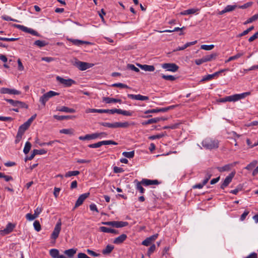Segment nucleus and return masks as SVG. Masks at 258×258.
Instances as JSON below:
<instances>
[{"label": "nucleus", "instance_id": "32", "mask_svg": "<svg viewBox=\"0 0 258 258\" xmlns=\"http://www.w3.org/2000/svg\"><path fill=\"white\" fill-rule=\"evenodd\" d=\"M217 56V54L216 53H212L209 55H206L205 56H203L205 62L207 61H210L212 60L215 59Z\"/></svg>", "mask_w": 258, "mask_h": 258}, {"label": "nucleus", "instance_id": "26", "mask_svg": "<svg viewBox=\"0 0 258 258\" xmlns=\"http://www.w3.org/2000/svg\"><path fill=\"white\" fill-rule=\"evenodd\" d=\"M29 127V126L25 122L20 126L17 133L23 136Z\"/></svg>", "mask_w": 258, "mask_h": 258}, {"label": "nucleus", "instance_id": "31", "mask_svg": "<svg viewBox=\"0 0 258 258\" xmlns=\"http://www.w3.org/2000/svg\"><path fill=\"white\" fill-rule=\"evenodd\" d=\"M198 11V9H190L180 12V14L181 15H187L190 14H194L196 13Z\"/></svg>", "mask_w": 258, "mask_h": 258}, {"label": "nucleus", "instance_id": "25", "mask_svg": "<svg viewBox=\"0 0 258 258\" xmlns=\"http://www.w3.org/2000/svg\"><path fill=\"white\" fill-rule=\"evenodd\" d=\"M134 182L136 183V189L138 190H139L141 194L144 193L145 190L142 186V185L143 184L141 183V181H139L137 179H135Z\"/></svg>", "mask_w": 258, "mask_h": 258}, {"label": "nucleus", "instance_id": "17", "mask_svg": "<svg viewBox=\"0 0 258 258\" xmlns=\"http://www.w3.org/2000/svg\"><path fill=\"white\" fill-rule=\"evenodd\" d=\"M223 70H221V71L217 72L214 73L213 74L208 75L203 77L201 80V82H206L208 81H210L214 79L215 77L218 76L221 72H223Z\"/></svg>", "mask_w": 258, "mask_h": 258}, {"label": "nucleus", "instance_id": "4", "mask_svg": "<svg viewBox=\"0 0 258 258\" xmlns=\"http://www.w3.org/2000/svg\"><path fill=\"white\" fill-rule=\"evenodd\" d=\"M12 26L15 28L19 29L20 30H21V31H22L23 32L31 34L34 36H38V37L40 36V35L36 31L33 30V29L28 28L23 25H21L16 24H12Z\"/></svg>", "mask_w": 258, "mask_h": 258}, {"label": "nucleus", "instance_id": "3", "mask_svg": "<svg viewBox=\"0 0 258 258\" xmlns=\"http://www.w3.org/2000/svg\"><path fill=\"white\" fill-rule=\"evenodd\" d=\"M61 222L60 219H59L56 223L53 231L51 234L50 238L51 239V243L53 244L55 243L56 239L58 238L59 234L61 230Z\"/></svg>", "mask_w": 258, "mask_h": 258}, {"label": "nucleus", "instance_id": "43", "mask_svg": "<svg viewBox=\"0 0 258 258\" xmlns=\"http://www.w3.org/2000/svg\"><path fill=\"white\" fill-rule=\"evenodd\" d=\"M33 151L34 152V153L36 155H43V154H45L46 153H47V151L46 150H45V149H40V150H37V149H34L33 150Z\"/></svg>", "mask_w": 258, "mask_h": 258}, {"label": "nucleus", "instance_id": "24", "mask_svg": "<svg viewBox=\"0 0 258 258\" xmlns=\"http://www.w3.org/2000/svg\"><path fill=\"white\" fill-rule=\"evenodd\" d=\"M114 248V246L113 245L108 244L102 250V253L104 255H107L111 253Z\"/></svg>", "mask_w": 258, "mask_h": 258}, {"label": "nucleus", "instance_id": "48", "mask_svg": "<svg viewBox=\"0 0 258 258\" xmlns=\"http://www.w3.org/2000/svg\"><path fill=\"white\" fill-rule=\"evenodd\" d=\"M113 87H119L121 88H130L128 86H127L126 85L118 83H115L112 85Z\"/></svg>", "mask_w": 258, "mask_h": 258}, {"label": "nucleus", "instance_id": "36", "mask_svg": "<svg viewBox=\"0 0 258 258\" xmlns=\"http://www.w3.org/2000/svg\"><path fill=\"white\" fill-rule=\"evenodd\" d=\"M34 44L39 47H42L47 45V43L45 41L36 40L34 42Z\"/></svg>", "mask_w": 258, "mask_h": 258}, {"label": "nucleus", "instance_id": "23", "mask_svg": "<svg viewBox=\"0 0 258 258\" xmlns=\"http://www.w3.org/2000/svg\"><path fill=\"white\" fill-rule=\"evenodd\" d=\"M77 251V248H71L64 250V253L66 254L68 257L72 258L73 257L74 255L76 253Z\"/></svg>", "mask_w": 258, "mask_h": 258}, {"label": "nucleus", "instance_id": "11", "mask_svg": "<svg viewBox=\"0 0 258 258\" xmlns=\"http://www.w3.org/2000/svg\"><path fill=\"white\" fill-rule=\"evenodd\" d=\"M15 227L16 224L9 222L4 230L0 231V233L2 235L9 234L13 231Z\"/></svg>", "mask_w": 258, "mask_h": 258}, {"label": "nucleus", "instance_id": "7", "mask_svg": "<svg viewBox=\"0 0 258 258\" xmlns=\"http://www.w3.org/2000/svg\"><path fill=\"white\" fill-rule=\"evenodd\" d=\"M56 80L64 87H70L72 85L76 84V82L72 79H65L60 76H57Z\"/></svg>", "mask_w": 258, "mask_h": 258}, {"label": "nucleus", "instance_id": "52", "mask_svg": "<svg viewBox=\"0 0 258 258\" xmlns=\"http://www.w3.org/2000/svg\"><path fill=\"white\" fill-rule=\"evenodd\" d=\"M19 39L18 38H6V37H0V40L5 41H15L18 40Z\"/></svg>", "mask_w": 258, "mask_h": 258}, {"label": "nucleus", "instance_id": "20", "mask_svg": "<svg viewBox=\"0 0 258 258\" xmlns=\"http://www.w3.org/2000/svg\"><path fill=\"white\" fill-rule=\"evenodd\" d=\"M69 41L71 42L74 45L80 46L83 44H91V43L88 41H83L79 39H69Z\"/></svg>", "mask_w": 258, "mask_h": 258}, {"label": "nucleus", "instance_id": "14", "mask_svg": "<svg viewBox=\"0 0 258 258\" xmlns=\"http://www.w3.org/2000/svg\"><path fill=\"white\" fill-rule=\"evenodd\" d=\"M127 97L130 99L137 100L146 101L149 99L148 96H143L140 94L134 95L128 94H127Z\"/></svg>", "mask_w": 258, "mask_h": 258}, {"label": "nucleus", "instance_id": "39", "mask_svg": "<svg viewBox=\"0 0 258 258\" xmlns=\"http://www.w3.org/2000/svg\"><path fill=\"white\" fill-rule=\"evenodd\" d=\"M123 156L128 158H132L134 157L135 152L132 151L131 152H124L122 153Z\"/></svg>", "mask_w": 258, "mask_h": 258}, {"label": "nucleus", "instance_id": "44", "mask_svg": "<svg viewBox=\"0 0 258 258\" xmlns=\"http://www.w3.org/2000/svg\"><path fill=\"white\" fill-rule=\"evenodd\" d=\"M101 146H102V141H100L96 143L90 144L88 146L90 148H97L100 147Z\"/></svg>", "mask_w": 258, "mask_h": 258}, {"label": "nucleus", "instance_id": "54", "mask_svg": "<svg viewBox=\"0 0 258 258\" xmlns=\"http://www.w3.org/2000/svg\"><path fill=\"white\" fill-rule=\"evenodd\" d=\"M127 68L132 71H134L136 72H139L140 70L136 67L134 64H128L127 66Z\"/></svg>", "mask_w": 258, "mask_h": 258}, {"label": "nucleus", "instance_id": "21", "mask_svg": "<svg viewBox=\"0 0 258 258\" xmlns=\"http://www.w3.org/2000/svg\"><path fill=\"white\" fill-rule=\"evenodd\" d=\"M142 70L148 72H153L155 70V67L154 66L147 65V64H137Z\"/></svg>", "mask_w": 258, "mask_h": 258}, {"label": "nucleus", "instance_id": "61", "mask_svg": "<svg viewBox=\"0 0 258 258\" xmlns=\"http://www.w3.org/2000/svg\"><path fill=\"white\" fill-rule=\"evenodd\" d=\"M124 170L122 168L118 167L117 166H114L113 167V171L115 173H121Z\"/></svg>", "mask_w": 258, "mask_h": 258}, {"label": "nucleus", "instance_id": "37", "mask_svg": "<svg viewBox=\"0 0 258 258\" xmlns=\"http://www.w3.org/2000/svg\"><path fill=\"white\" fill-rule=\"evenodd\" d=\"M31 148V144L29 142H27L25 144L23 152L25 154H28Z\"/></svg>", "mask_w": 258, "mask_h": 258}, {"label": "nucleus", "instance_id": "59", "mask_svg": "<svg viewBox=\"0 0 258 258\" xmlns=\"http://www.w3.org/2000/svg\"><path fill=\"white\" fill-rule=\"evenodd\" d=\"M26 218L28 220L32 221L35 218H36V216H34V214H31L30 213H28L26 215Z\"/></svg>", "mask_w": 258, "mask_h": 258}, {"label": "nucleus", "instance_id": "45", "mask_svg": "<svg viewBox=\"0 0 258 258\" xmlns=\"http://www.w3.org/2000/svg\"><path fill=\"white\" fill-rule=\"evenodd\" d=\"M99 230L102 232L104 233H111L112 231V229L104 226L100 227Z\"/></svg>", "mask_w": 258, "mask_h": 258}, {"label": "nucleus", "instance_id": "51", "mask_svg": "<svg viewBox=\"0 0 258 258\" xmlns=\"http://www.w3.org/2000/svg\"><path fill=\"white\" fill-rule=\"evenodd\" d=\"M156 249V246L154 244H152L150 248L148 249L147 251V254L150 256L153 252H154Z\"/></svg>", "mask_w": 258, "mask_h": 258}, {"label": "nucleus", "instance_id": "63", "mask_svg": "<svg viewBox=\"0 0 258 258\" xmlns=\"http://www.w3.org/2000/svg\"><path fill=\"white\" fill-rule=\"evenodd\" d=\"M89 139L90 140H93L95 139L96 138H98L99 137V135L98 133H94L92 134H89Z\"/></svg>", "mask_w": 258, "mask_h": 258}, {"label": "nucleus", "instance_id": "34", "mask_svg": "<svg viewBox=\"0 0 258 258\" xmlns=\"http://www.w3.org/2000/svg\"><path fill=\"white\" fill-rule=\"evenodd\" d=\"M80 173L79 171L76 170V171H70L67 172L65 175L64 177H71L72 176H77Z\"/></svg>", "mask_w": 258, "mask_h": 258}, {"label": "nucleus", "instance_id": "27", "mask_svg": "<svg viewBox=\"0 0 258 258\" xmlns=\"http://www.w3.org/2000/svg\"><path fill=\"white\" fill-rule=\"evenodd\" d=\"M235 7L236 6L234 5H228L225 8V9L219 12V14L220 15H223L225 13L232 11L235 9Z\"/></svg>", "mask_w": 258, "mask_h": 258}, {"label": "nucleus", "instance_id": "6", "mask_svg": "<svg viewBox=\"0 0 258 258\" xmlns=\"http://www.w3.org/2000/svg\"><path fill=\"white\" fill-rule=\"evenodd\" d=\"M102 224L105 225L111 226L115 228L123 227L127 226L128 224V222H127L117 221L103 222H102Z\"/></svg>", "mask_w": 258, "mask_h": 258}, {"label": "nucleus", "instance_id": "30", "mask_svg": "<svg viewBox=\"0 0 258 258\" xmlns=\"http://www.w3.org/2000/svg\"><path fill=\"white\" fill-rule=\"evenodd\" d=\"M57 110L61 112H65L68 113H74L75 112V110L73 108H70L68 107L62 106L60 108H57Z\"/></svg>", "mask_w": 258, "mask_h": 258}, {"label": "nucleus", "instance_id": "62", "mask_svg": "<svg viewBox=\"0 0 258 258\" xmlns=\"http://www.w3.org/2000/svg\"><path fill=\"white\" fill-rule=\"evenodd\" d=\"M257 38H258V31L257 32H256L254 34H253L252 36L249 37V38L248 39V41L249 42H252L253 41H254Z\"/></svg>", "mask_w": 258, "mask_h": 258}, {"label": "nucleus", "instance_id": "12", "mask_svg": "<svg viewBox=\"0 0 258 258\" xmlns=\"http://www.w3.org/2000/svg\"><path fill=\"white\" fill-rule=\"evenodd\" d=\"M234 172H232L230 174H229V175H228L225 178L224 181L221 184L220 188L221 189H224L226 187H227L229 185V184L231 182L232 178L234 176Z\"/></svg>", "mask_w": 258, "mask_h": 258}, {"label": "nucleus", "instance_id": "40", "mask_svg": "<svg viewBox=\"0 0 258 258\" xmlns=\"http://www.w3.org/2000/svg\"><path fill=\"white\" fill-rule=\"evenodd\" d=\"M161 77L163 79L165 80L173 81L176 80V78L172 75H165L162 74Z\"/></svg>", "mask_w": 258, "mask_h": 258}, {"label": "nucleus", "instance_id": "50", "mask_svg": "<svg viewBox=\"0 0 258 258\" xmlns=\"http://www.w3.org/2000/svg\"><path fill=\"white\" fill-rule=\"evenodd\" d=\"M33 226L37 231L38 232L41 230V225L38 221H35L33 223Z\"/></svg>", "mask_w": 258, "mask_h": 258}, {"label": "nucleus", "instance_id": "56", "mask_svg": "<svg viewBox=\"0 0 258 258\" xmlns=\"http://www.w3.org/2000/svg\"><path fill=\"white\" fill-rule=\"evenodd\" d=\"M43 210L42 208L41 207H37L35 210H34V215L36 217H38V215L42 212Z\"/></svg>", "mask_w": 258, "mask_h": 258}, {"label": "nucleus", "instance_id": "13", "mask_svg": "<svg viewBox=\"0 0 258 258\" xmlns=\"http://www.w3.org/2000/svg\"><path fill=\"white\" fill-rule=\"evenodd\" d=\"M89 192L85 193L80 195L76 202L75 208L81 206L83 203L84 201L89 196Z\"/></svg>", "mask_w": 258, "mask_h": 258}, {"label": "nucleus", "instance_id": "60", "mask_svg": "<svg viewBox=\"0 0 258 258\" xmlns=\"http://www.w3.org/2000/svg\"><path fill=\"white\" fill-rule=\"evenodd\" d=\"M151 242L152 241L150 240V239L147 237L142 241V244L145 246H149L151 243Z\"/></svg>", "mask_w": 258, "mask_h": 258}, {"label": "nucleus", "instance_id": "5", "mask_svg": "<svg viewBox=\"0 0 258 258\" xmlns=\"http://www.w3.org/2000/svg\"><path fill=\"white\" fill-rule=\"evenodd\" d=\"M59 93L53 91H49V92L44 94L40 98L39 101L44 105H45L46 102L49 99L52 97L56 95H59Z\"/></svg>", "mask_w": 258, "mask_h": 258}, {"label": "nucleus", "instance_id": "8", "mask_svg": "<svg viewBox=\"0 0 258 258\" xmlns=\"http://www.w3.org/2000/svg\"><path fill=\"white\" fill-rule=\"evenodd\" d=\"M74 65L79 70L81 71H85L87 69L92 67L94 66V64L76 60L75 61Z\"/></svg>", "mask_w": 258, "mask_h": 258}, {"label": "nucleus", "instance_id": "29", "mask_svg": "<svg viewBox=\"0 0 258 258\" xmlns=\"http://www.w3.org/2000/svg\"><path fill=\"white\" fill-rule=\"evenodd\" d=\"M159 121H160V119L156 118V117H155V118L149 119L147 120L144 121L142 123V124L143 125H148V124H150L157 123Z\"/></svg>", "mask_w": 258, "mask_h": 258}, {"label": "nucleus", "instance_id": "16", "mask_svg": "<svg viewBox=\"0 0 258 258\" xmlns=\"http://www.w3.org/2000/svg\"><path fill=\"white\" fill-rule=\"evenodd\" d=\"M236 162L226 164L222 167H217V169L219 172L228 171L232 169V168L236 165Z\"/></svg>", "mask_w": 258, "mask_h": 258}, {"label": "nucleus", "instance_id": "47", "mask_svg": "<svg viewBox=\"0 0 258 258\" xmlns=\"http://www.w3.org/2000/svg\"><path fill=\"white\" fill-rule=\"evenodd\" d=\"M241 54L240 53H238L237 54L230 56L229 57V58L226 60V62H229L232 60H235L238 58H239L241 56Z\"/></svg>", "mask_w": 258, "mask_h": 258}, {"label": "nucleus", "instance_id": "33", "mask_svg": "<svg viewBox=\"0 0 258 258\" xmlns=\"http://www.w3.org/2000/svg\"><path fill=\"white\" fill-rule=\"evenodd\" d=\"M49 254L53 258H58L60 255L59 254V251L57 249H50Z\"/></svg>", "mask_w": 258, "mask_h": 258}, {"label": "nucleus", "instance_id": "41", "mask_svg": "<svg viewBox=\"0 0 258 258\" xmlns=\"http://www.w3.org/2000/svg\"><path fill=\"white\" fill-rule=\"evenodd\" d=\"M205 177L210 179L211 176H212L213 173V168H209L207 170L205 171Z\"/></svg>", "mask_w": 258, "mask_h": 258}, {"label": "nucleus", "instance_id": "28", "mask_svg": "<svg viewBox=\"0 0 258 258\" xmlns=\"http://www.w3.org/2000/svg\"><path fill=\"white\" fill-rule=\"evenodd\" d=\"M53 117L58 120H63L64 119H72L74 117L73 116L71 115H53Z\"/></svg>", "mask_w": 258, "mask_h": 258}, {"label": "nucleus", "instance_id": "18", "mask_svg": "<svg viewBox=\"0 0 258 258\" xmlns=\"http://www.w3.org/2000/svg\"><path fill=\"white\" fill-rule=\"evenodd\" d=\"M228 102H235L242 99V93L226 96Z\"/></svg>", "mask_w": 258, "mask_h": 258}, {"label": "nucleus", "instance_id": "64", "mask_svg": "<svg viewBox=\"0 0 258 258\" xmlns=\"http://www.w3.org/2000/svg\"><path fill=\"white\" fill-rule=\"evenodd\" d=\"M13 118L11 117H4L0 116V120L4 121H11L13 120Z\"/></svg>", "mask_w": 258, "mask_h": 258}, {"label": "nucleus", "instance_id": "55", "mask_svg": "<svg viewBox=\"0 0 258 258\" xmlns=\"http://www.w3.org/2000/svg\"><path fill=\"white\" fill-rule=\"evenodd\" d=\"M141 183L145 186L151 185V179L143 178L141 180Z\"/></svg>", "mask_w": 258, "mask_h": 258}, {"label": "nucleus", "instance_id": "49", "mask_svg": "<svg viewBox=\"0 0 258 258\" xmlns=\"http://www.w3.org/2000/svg\"><path fill=\"white\" fill-rule=\"evenodd\" d=\"M164 136V134H158V135H153V136H150L149 137V139H150L151 140L159 139L162 138Z\"/></svg>", "mask_w": 258, "mask_h": 258}, {"label": "nucleus", "instance_id": "42", "mask_svg": "<svg viewBox=\"0 0 258 258\" xmlns=\"http://www.w3.org/2000/svg\"><path fill=\"white\" fill-rule=\"evenodd\" d=\"M60 133L66 135H73L74 134V130L72 128L62 129L60 131Z\"/></svg>", "mask_w": 258, "mask_h": 258}, {"label": "nucleus", "instance_id": "1", "mask_svg": "<svg viewBox=\"0 0 258 258\" xmlns=\"http://www.w3.org/2000/svg\"><path fill=\"white\" fill-rule=\"evenodd\" d=\"M88 112L92 113H107L109 114H114L116 113L117 114H122L125 116H132L133 114V112L131 111L123 110L120 109H89Z\"/></svg>", "mask_w": 258, "mask_h": 258}, {"label": "nucleus", "instance_id": "53", "mask_svg": "<svg viewBox=\"0 0 258 258\" xmlns=\"http://www.w3.org/2000/svg\"><path fill=\"white\" fill-rule=\"evenodd\" d=\"M5 100L9 102V103H10L12 106H14V107H17V103L18 102V101H17V100H14L13 99H6Z\"/></svg>", "mask_w": 258, "mask_h": 258}, {"label": "nucleus", "instance_id": "57", "mask_svg": "<svg viewBox=\"0 0 258 258\" xmlns=\"http://www.w3.org/2000/svg\"><path fill=\"white\" fill-rule=\"evenodd\" d=\"M2 18L3 20H4L5 21H14V22H18V20L14 19L12 18L11 17L8 16H7V15L2 16Z\"/></svg>", "mask_w": 258, "mask_h": 258}, {"label": "nucleus", "instance_id": "2", "mask_svg": "<svg viewBox=\"0 0 258 258\" xmlns=\"http://www.w3.org/2000/svg\"><path fill=\"white\" fill-rule=\"evenodd\" d=\"M202 145L207 149L212 150L218 147L219 142L218 140L206 138L202 142Z\"/></svg>", "mask_w": 258, "mask_h": 258}, {"label": "nucleus", "instance_id": "10", "mask_svg": "<svg viewBox=\"0 0 258 258\" xmlns=\"http://www.w3.org/2000/svg\"><path fill=\"white\" fill-rule=\"evenodd\" d=\"M162 68L166 69L168 71L172 72H176L179 69V67L174 63H165L162 64Z\"/></svg>", "mask_w": 258, "mask_h": 258}, {"label": "nucleus", "instance_id": "19", "mask_svg": "<svg viewBox=\"0 0 258 258\" xmlns=\"http://www.w3.org/2000/svg\"><path fill=\"white\" fill-rule=\"evenodd\" d=\"M127 238V235L125 234H122L118 237L115 238L113 243L115 244H120L122 243Z\"/></svg>", "mask_w": 258, "mask_h": 258}, {"label": "nucleus", "instance_id": "38", "mask_svg": "<svg viewBox=\"0 0 258 258\" xmlns=\"http://www.w3.org/2000/svg\"><path fill=\"white\" fill-rule=\"evenodd\" d=\"M258 19V13L252 16L251 18L247 19L243 24H247L251 23Z\"/></svg>", "mask_w": 258, "mask_h": 258}, {"label": "nucleus", "instance_id": "22", "mask_svg": "<svg viewBox=\"0 0 258 258\" xmlns=\"http://www.w3.org/2000/svg\"><path fill=\"white\" fill-rule=\"evenodd\" d=\"M102 100L103 102H105L106 103H116L118 102L119 103H121V100L119 99H115L110 97H104L102 98Z\"/></svg>", "mask_w": 258, "mask_h": 258}, {"label": "nucleus", "instance_id": "35", "mask_svg": "<svg viewBox=\"0 0 258 258\" xmlns=\"http://www.w3.org/2000/svg\"><path fill=\"white\" fill-rule=\"evenodd\" d=\"M257 164V161L256 160H253L251 162L248 164L247 166L245 167V168L248 170H250L253 169Z\"/></svg>", "mask_w": 258, "mask_h": 258}, {"label": "nucleus", "instance_id": "58", "mask_svg": "<svg viewBox=\"0 0 258 258\" xmlns=\"http://www.w3.org/2000/svg\"><path fill=\"white\" fill-rule=\"evenodd\" d=\"M18 105H17V106L18 107H20V108H28V105L24 102H21V101H18V103H17Z\"/></svg>", "mask_w": 258, "mask_h": 258}, {"label": "nucleus", "instance_id": "46", "mask_svg": "<svg viewBox=\"0 0 258 258\" xmlns=\"http://www.w3.org/2000/svg\"><path fill=\"white\" fill-rule=\"evenodd\" d=\"M214 47V45H202L201 46V48L205 50H212Z\"/></svg>", "mask_w": 258, "mask_h": 258}, {"label": "nucleus", "instance_id": "9", "mask_svg": "<svg viewBox=\"0 0 258 258\" xmlns=\"http://www.w3.org/2000/svg\"><path fill=\"white\" fill-rule=\"evenodd\" d=\"M134 122L129 123L127 121H125L124 122H115L113 123H111V125H110V128H127L131 125H134Z\"/></svg>", "mask_w": 258, "mask_h": 258}, {"label": "nucleus", "instance_id": "15", "mask_svg": "<svg viewBox=\"0 0 258 258\" xmlns=\"http://www.w3.org/2000/svg\"><path fill=\"white\" fill-rule=\"evenodd\" d=\"M0 92L2 94H15L19 95L21 92L15 89H11L7 88H2L0 90Z\"/></svg>", "mask_w": 258, "mask_h": 258}]
</instances>
